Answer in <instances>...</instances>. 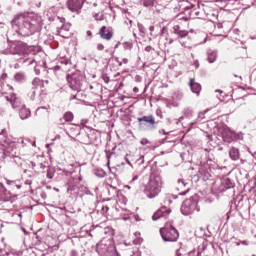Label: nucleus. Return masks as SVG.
I'll return each mask as SVG.
<instances>
[{"label": "nucleus", "mask_w": 256, "mask_h": 256, "mask_svg": "<svg viewBox=\"0 0 256 256\" xmlns=\"http://www.w3.org/2000/svg\"><path fill=\"white\" fill-rule=\"evenodd\" d=\"M12 27L22 37H29L41 31L43 17L35 12L20 13L12 20Z\"/></svg>", "instance_id": "nucleus-1"}, {"label": "nucleus", "mask_w": 256, "mask_h": 256, "mask_svg": "<svg viewBox=\"0 0 256 256\" xmlns=\"http://www.w3.org/2000/svg\"><path fill=\"white\" fill-rule=\"evenodd\" d=\"M162 180L161 176H153L149 183L146 185L144 193L148 199H155L161 193Z\"/></svg>", "instance_id": "nucleus-2"}, {"label": "nucleus", "mask_w": 256, "mask_h": 256, "mask_svg": "<svg viewBox=\"0 0 256 256\" xmlns=\"http://www.w3.org/2000/svg\"><path fill=\"white\" fill-rule=\"evenodd\" d=\"M180 211L182 215H185L186 217L189 215H193V213L201 211L199 208V200L197 197L193 196L190 199L184 200V202L181 205Z\"/></svg>", "instance_id": "nucleus-3"}, {"label": "nucleus", "mask_w": 256, "mask_h": 256, "mask_svg": "<svg viewBox=\"0 0 256 256\" xmlns=\"http://www.w3.org/2000/svg\"><path fill=\"white\" fill-rule=\"evenodd\" d=\"M0 135H3V139L0 141V145L4 147V152L2 159H7V157H10L11 159H19L17 156V152H15V144L10 143L9 139L5 137V129L2 130Z\"/></svg>", "instance_id": "nucleus-4"}, {"label": "nucleus", "mask_w": 256, "mask_h": 256, "mask_svg": "<svg viewBox=\"0 0 256 256\" xmlns=\"http://www.w3.org/2000/svg\"><path fill=\"white\" fill-rule=\"evenodd\" d=\"M160 235L165 242L175 243L179 239V231L171 224H166L160 229Z\"/></svg>", "instance_id": "nucleus-5"}, {"label": "nucleus", "mask_w": 256, "mask_h": 256, "mask_svg": "<svg viewBox=\"0 0 256 256\" xmlns=\"http://www.w3.org/2000/svg\"><path fill=\"white\" fill-rule=\"evenodd\" d=\"M67 82L70 85L72 91L79 93L83 89V83H85V77L79 73H73L67 76Z\"/></svg>", "instance_id": "nucleus-6"}, {"label": "nucleus", "mask_w": 256, "mask_h": 256, "mask_svg": "<svg viewBox=\"0 0 256 256\" xmlns=\"http://www.w3.org/2000/svg\"><path fill=\"white\" fill-rule=\"evenodd\" d=\"M140 129H148L149 131H155L159 122L155 121L154 115L142 116L137 119Z\"/></svg>", "instance_id": "nucleus-7"}, {"label": "nucleus", "mask_w": 256, "mask_h": 256, "mask_svg": "<svg viewBox=\"0 0 256 256\" xmlns=\"http://www.w3.org/2000/svg\"><path fill=\"white\" fill-rule=\"evenodd\" d=\"M31 48L25 42H14L10 46L11 55H29Z\"/></svg>", "instance_id": "nucleus-8"}, {"label": "nucleus", "mask_w": 256, "mask_h": 256, "mask_svg": "<svg viewBox=\"0 0 256 256\" xmlns=\"http://www.w3.org/2000/svg\"><path fill=\"white\" fill-rule=\"evenodd\" d=\"M86 0H67V7L72 13L79 14Z\"/></svg>", "instance_id": "nucleus-9"}, {"label": "nucleus", "mask_w": 256, "mask_h": 256, "mask_svg": "<svg viewBox=\"0 0 256 256\" xmlns=\"http://www.w3.org/2000/svg\"><path fill=\"white\" fill-rule=\"evenodd\" d=\"M0 201L3 203H14L15 197L9 190L5 189L3 183L0 182Z\"/></svg>", "instance_id": "nucleus-10"}, {"label": "nucleus", "mask_w": 256, "mask_h": 256, "mask_svg": "<svg viewBox=\"0 0 256 256\" xmlns=\"http://www.w3.org/2000/svg\"><path fill=\"white\" fill-rule=\"evenodd\" d=\"M6 100L10 103L12 109H16L18 111L25 106V104H23V102L21 101V98L17 97L16 94L6 96Z\"/></svg>", "instance_id": "nucleus-11"}, {"label": "nucleus", "mask_w": 256, "mask_h": 256, "mask_svg": "<svg viewBox=\"0 0 256 256\" xmlns=\"http://www.w3.org/2000/svg\"><path fill=\"white\" fill-rule=\"evenodd\" d=\"M67 191L72 197H77L81 191V185L77 182H73V180H69Z\"/></svg>", "instance_id": "nucleus-12"}, {"label": "nucleus", "mask_w": 256, "mask_h": 256, "mask_svg": "<svg viewBox=\"0 0 256 256\" xmlns=\"http://www.w3.org/2000/svg\"><path fill=\"white\" fill-rule=\"evenodd\" d=\"M235 132L230 130L229 128H224L222 130V139L225 141V143H233L235 141Z\"/></svg>", "instance_id": "nucleus-13"}, {"label": "nucleus", "mask_w": 256, "mask_h": 256, "mask_svg": "<svg viewBox=\"0 0 256 256\" xmlns=\"http://www.w3.org/2000/svg\"><path fill=\"white\" fill-rule=\"evenodd\" d=\"M45 83L49 84V80H41L39 78H34L32 81V95L37 93V89H43L45 87Z\"/></svg>", "instance_id": "nucleus-14"}, {"label": "nucleus", "mask_w": 256, "mask_h": 256, "mask_svg": "<svg viewBox=\"0 0 256 256\" xmlns=\"http://www.w3.org/2000/svg\"><path fill=\"white\" fill-rule=\"evenodd\" d=\"M171 213V209L167 207H161L157 212H155L152 216L153 221H157L158 219H162V217H167Z\"/></svg>", "instance_id": "nucleus-15"}, {"label": "nucleus", "mask_w": 256, "mask_h": 256, "mask_svg": "<svg viewBox=\"0 0 256 256\" xmlns=\"http://www.w3.org/2000/svg\"><path fill=\"white\" fill-rule=\"evenodd\" d=\"M233 187H235V183H233L231 179L224 178L221 181V186H220L221 191H227V189H233Z\"/></svg>", "instance_id": "nucleus-16"}, {"label": "nucleus", "mask_w": 256, "mask_h": 256, "mask_svg": "<svg viewBox=\"0 0 256 256\" xmlns=\"http://www.w3.org/2000/svg\"><path fill=\"white\" fill-rule=\"evenodd\" d=\"M106 31H107V33H106ZM99 35L102 39L109 41L113 37V32L107 30V27L102 26V28L100 29Z\"/></svg>", "instance_id": "nucleus-17"}, {"label": "nucleus", "mask_w": 256, "mask_h": 256, "mask_svg": "<svg viewBox=\"0 0 256 256\" xmlns=\"http://www.w3.org/2000/svg\"><path fill=\"white\" fill-rule=\"evenodd\" d=\"M187 187V182H185L183 179H178V186H177V191H182L178 195L183 196L186 193H189V188L183 191Z\"/></svg>", "instance_id": "nucleus-18"}, {"label": "nucleus", "mask_w": 256, "mask_h": 256, "mask_svg": "<svg viewBox=\"0 0 256 256\" xmlns=\"http://www.w3.org/2000/svg\"><path fill=\"white\" fill-rule=\"evenodd\" d=\"M189 85L192 93H195L196 95H199V93H201V84L195 82V79H190Z\"/></svg>", "instance_id": "nucleus-19"}, {"label": "nucleus", "mask_w": 256, "mask_h": 256, "mask_svg": "<svg viewBox=\"0 0 256 256\" xmlns=\"http://www.w3.org/2000/svg\"><path fill=\"white\" fill-rule=\"evenodd\" d=\"M19 115H20V119L22 120L29 119V117H31V110H29L24 105L22 108L19 109Z\"/></svg>", "instance_id": "nucleus-20"}, {"label": "nucleus", "mask_w": 256, "mask_h": 256, "mask_svg": "<svg viewBox=\"0 0 256 256\" xmlns=\"http://www.w3.org/2000/svg\"><path fill=\"white\" fill-rule=\"evenodd\" d=\"M207 61L208 63H215L217 61V50L209 49L207 51Z\"/></svg>", "instance_id": "nucleus-21"}, {"label": "nucleus", "mask_w": 256, "mask_h": 256, "mask_svg": "<svg viewBox=\"0 0 256 256\" xmlns=\"http://www.w3.org/2000/svg\"><path fill=\"white\" fill-rule=\"evenodd\" d=\"M73 113L66 112L63 118H60V125H65V123H71L73 121Z\"/></svg>", "instance_id": "nucleus-22"}, {"label": "nucleus", "mask_w": 256, "mask_h": 256, "mask_svg": "<svg viewBox=\"0 0 256 256\" xmlns=\"http://www.w3.org/2000/svg\"><path fill=\"white\" fill-rule=\"evenodd\" d=\"M229 155L232 161H239V149L232 147L229 151Z\"/></svg>", "instance_id": "nucleus-23"}, {"label": "nucleus", "mask_w": 256, "mask_h": 256, "mask_svg": "<svg viewBox=\"0 0 256 256\" xmlns=\"http://www.w3.org/2000/svg\"><path fill=\"white\" fill-rule=\"evenodd\" d=\"M14 79L17 81V83H23L25 82L26 77L23 73L18 72L15 74Z\"/></svg>", "instance_id": "nucleus-24"}, {"label": "nucleus", "mask_w": 256, "mask_h": 256, "mask_svg": "<svg viewBox=\"0 0 256 256\" xmlns=\"http://www.w3.org/2000/svg\"><path fill=\"white\" fill-rule=\"evenodd\" d=\"M172 98L176 101H181L183 99V92H175L172 96Z\"/></svg>", "instance_id": "nucleus-25"}, {"label": "nucleus", "mask_w": 256, "mask_h": 256, "mask_svg": "<svg viewBox=\"0 0 256 256\" xmlns=\"http://www.w3.org/2000/svg\"><path fill=\"white\" fill-rule=\"evenodd\" d=\"M54 176H55V170L53 168H48L46 177L48 179H53Z\"/></svg>", "instance_id": "nucleus-26"}, {"label": "nucleus", "mask_w": 256, "mask_h": 256, "mask_svg": "<svg viewBox=\"0 0 256 256\" xmlns=\"http://www.w3.org/2000/svg\"><path fill=\"white\" fill-rule=\"evenodd\" d=\"M22 145H24L25 147H27V145H32V147H35V141L31 142V140L29 138L23 139L21 141Z\"/></svg>", "instance_id": "nucleus-27"}, {"label": "nucleus", "mask_w": 256, "mask_h": 256, "mask_svg": "<svg viewBox=\"0 0 256 256\" xmlns=\"http://www.w3.org/2000/svg\"><path fill=\"white\" fill-rule=\"evenodd\" d=\"M183 115L184 117H191V115H193V110H191L190 108H185L183 110Z\"/></svg>", "instance_id": "nucleus-28"}, {"label": "nucleus", "mask_w": 256, "mask_h": 256, "mask_svg": "<svg viewBox=\"0 0 256 256\" xmlns=\"http://www.w3.org/2000/svg\"><path fill=\"white\" fill-rule=\"evenodd\" d=\"M144 7H153V3L155 0H141Z\"/></svg>", "instance_id": "nucleus-29"}, {"label": "nucleus", "mask_w": 256, "mask_h": 256, "mask_svg": "<svg viewBox=\"0 0 256 256\" xmlns=\"http://www.w3.org/2000/svg\"><path fill=\"white\" fill-rule=\"evenodd\" d=\"M177 35L179 37H187V35H189V32H187V30H180L178 31Z\"/></svg>", "instance_id": "nucleus-30"}, {"label": "nucleus", "mask_w": 256, "mask_h": 256, "mask_svg": "<svg viewBox=\"0 0 256 256\" xmlns=\"http://www.w3.org/2000/svg\"><path fill=\"white\" fill-rule=\"evenodd\" d=\"M138 29L140 31V34L143 36L145 35V26H143V24L138 23Z\"/></svg>", "instance_id": "nucleus-31"}, {"label": "nucleus", "mask_w": 256, "mask_h": 256, "mask_svg": "<svg viewBox=\"0 0 256 256\" xmlns=\"http://www.w3.org/2000/svg\"><path fill=\"white\" fill-rule=\"evenodd\" d=\"M191 15H194L195 17H199V15H201V12L197 10V8H194L193 10H191Z\"/></svg>", "instance_id": "nucleus-32"}, {"label": "nucleus", "mask_w": 256, "mask_h": 256, "mask_svg": "<svg viewBox=\"0 0 256 256\" xmlns=\"http://www.w3.org/2000/svg\"><path fill=\"white\" fill-rule=\"evenodd\" d=\"M24 63H26L27 65H33V63H35V59H33V58H26L24 60Z\"/></svg>", "instance_id": "nucleus-33"}, {"label": "nucleus", "mask_w": 256, "mask_h": 256, "mask_svg": "<svg viewBox=\"0 0 256 256\" xmlns=\"http://www.w3.org/2000/svg\"><path fill=\"white\" fill-rule=\"evenodd\" d=\"M236 137H234V141H236V139L239 140H243V133L239 132V133H235Z\"/></svg>", "instance_id": "nucleus-34"}, {"label": "nucleus", "mask_w": 256, "mask_h": 256, "mask_svg": "<svg viewBox=\"0 0 256 256\" xmlns=\"http://www.w3.org/2000/svg\"><path fill=\"white\" fill-rule=\"evenodd\" d=\"M177 195H175V194H171V195H169L168 196V203H172L173 201L171 200V199H177Z\"/></svg>", "instance_id": "nucleus-35"}, {"label": "nucleus", "mask_w": 256, "mask_h": 256, "mask_svg": "<svg viewBox=\"0 0 256 256\" xmlns=\"http://www.w3.org/2000/svg\"><path fill=\"white\" fill-rule=\"evenodd\" d=\"M181 31V26L175 25L174 26V33L177 35Z\"/></svg>", "instance_id": "nucleus-36"}, {"label": "nucleus", "mask_w": 256, "mask_h": 256, "mask_svg": "<svg viewBox=\"0 0 256 256\" xmlns=\"http://www.w3.org/2000/svg\"><path fill=\"white\" fill-rule=\"evenodd\" d=\"M96 176L97 177H105V172L103 170H100V171L96 172Z\"/></svg>", "instance_id": "nucleus-37"}, {"label": "nucleus", "mask_w": 256, "mask_h": 256, "mask_svg": "<svg viewBox=\"0 0 256 256\" xmlns=\"http://www.w3.org/2000/svg\"><path fill=\"white\" fill-rule=\"evenodd\" d=\"M156 115L157 117H160L161 119H163V112H161V109L156 110Z\"/></svg>", "instance_id": "nucleus-38"}, {"label": "nucleus", "mask_w": 256, "mask_h": 256, "mask_svg": "<svg viewBox=\"0 0 256 256\" xmlns=\"http://www.w3.org/2000/svg\"><path fill=\"white\" fill-rule=\"evenodd\" d=\"M34 72L36 73V75H40L41 74V70L39 69V66H35L34 67Z\"/></svg>", "instance_id": "nucleus-39"}, {"label": "nucleus", "mask_w": 256, "mask_h": 256, "mask_svg": "<svg viewBox=\"0 0 256 256\" xmlns=\"http://www.w3.org/2000/svg\"><path fill=\"white\" fill-rule=\"evenodd\" d=\"M199 173H200L202 176L206 177V178L209 177V175H207V174L205 173V170H204L203 168L200 169Z\"/></svg>", "instance_id": "nucleus-40"}, {"label": "nucleus", "mask_w": 256, "mask_h": 256, "mask_svg": "<svg viewBox=\"0 0 256 256\" xmlns=\"http://www.w3.org/2000/svg\"><path fill=\"white\" fill-rule=\"evenodd\" d=\"M97 49L98 51H103V49H105V46H103V44H97Z\"/></svg>", "instance_id": "nucleus-41"}, {"label": "nucleus", "mask_w": 256, "mask_h": 256, "mask_svg": "<svg viewBox=\"0 0 256 256\" xmlns=\"http://www.w3.org/2000/svg\"><path fill=\"white\" fill-rule=\"evenodd\" d=\"M205 113H207V110L204 111V112H200V113L198 114V119H203V115H205Z\"/></svg>", "instance_id": "nucleus-42"}, {"label": "nucleus", "mask_w": 256, "mask_h": 256, "mask_svg": "<svg viewBox=\"0 0 256 256\" xmlns=\"http://www.w3.org/2000/svg\"><path fill=\"white\" fill-rule=\"evenodd\" d=\"M7 185H15V181L6 179Z\"/></svg>", "instance_id": "nucleus-43"}, {"label": "nucleus", "mask_w": 256, "mask_h": 256, "mask_svg": "<svg viewBox=\"0 0 256 256\" xmlns=\"http://www.w3.org/2000/svg\"><path fill=\"white\" fill-rule=\"evenodd\" d=\"M152 50H153V47H151V46L145 47V51H147V53H150V51H152Z\"/></svg>", "instance_id": "nucleus-44"}, {"label": "nucleus", "mask_w": 256, "mask_h": 256, "mask_svg": "<svg viewBox=\"0 0 256 256\" xmlns=\"http://www.w3.org/2000/svg\"><path fill=\"white\" fill-rule=\"evenodd\" d=\"M149 31L152 32L150 33V35H153V31H155V26H150Z\"/></svg>", "instance_id": "nucleus-45"}, {"label": "nucleus", "mask_w": 256, "mask_h": 256, "mask_svg": "<svg viewBox=\"0 0 256 256\" xmlns=\"http://www.w3.org/2000/svg\"><path fill=\"white\" fill-rule=\"evenodd\" d=\"M194 66L196 67V69H199V60H195Z\"/></svg>", "instance_id": "nucleus-46"}, {"label": "nucleus", "mask_w": 256, "mask_h": 256, "mask_svg": "<svg viewBox=\"0 0 256 256\" xmlns=\"http://www.w3.org/2000/svg\"><path fill=\"white\" fill-rule=\"evenodd\" d=\"M147 143H149V140H147V139H144V140L141 141L142 145H147Z\"/></svg>", "instance_id": "nucleus-47"}, {"label": "nucleus", "mask_w": 256, "mask_h": 256, "mask_svg": "<svg viewBox=\"0 0 256 256\" xmlns=\"http://www.w3.org/2000/svg\"><path fill=\"white\" fill-rule=\"evenodd\" d=\"M70 256H77V251L72 250L71 253H70Z\"/></svg>", "instance_id": "nucleus-48"}, {"label": "nucleus", "mask_w": 256, "mask_h": 256, "mask_svg": "<svg viewBox=\"0 0 256 256\" xmlns=\"http://www.w3.org/2000/svg\"><path fill=\"white\" fill-rule=\"evenodd\" d=\"M88 121H89V120H87V119H82V120H81V125H85V123H88Z\"/></svg>", "instance_id": "nucleus-49"}, {"label": "nucleus", "mask_w": 256, "mask_h": 256, "mask_svg": "<svg viewBox=\"0 0 256 256\" xmlns=\"http://www.w3.org/2000/svg\"><path fill=\"white\" fill-rule=\"evenodd\" d=\"M123 63L125 64V65H127L128 63H129V59H127V58H123Z\"/></svg>", "instance_id": "nucleus-50"}, {"label": "nucleus", "mask_w": 256, "mask_h": 256, "mask_svg": "<svg viewBox=\"0 0 256 256\" xmlns=\"http://www.w3.org/2000/svg\"><path fill=\"white\" fill-rule=\"evenodd\" d=\"M92 35H93V33L91 32V30H88V31H87V36H88V37H91Z\"/></svg>", "instance_id": "nucleus-51"}, {"label": "nucleus", "mask_w": 256, "mask_h": 256, "mask_svg": "<svg viewBox=\"0 0 256 256\" xmlns=\"http://www.w3.org/2000/svg\"><path fill=\"white\" fill-rule=\"evenodd\" d=\"M133 91H134V93H139V88L134 87V88H133Z\"/></svg>", "instance_id": "nucleus-52"}, {"label": "nucleus", "mask_w": 256, "mask_h": 256, "mask_svg": "<svg viewBox=\"0 0 256 256\" xmlns=\"http://www.w3.org/2000/svg\"><path fill=\"white\" fill-rule=\"evenodd\" d=\"M138 179H139V176H135V177L132 179L131 183H133V181H137Z\"/></svg>", "instance_id": "nucleus-53"}, {"label": "nucleus", "mask_w": 256, "mask_h": 256, "mask_svg": "<svg viewBox=\"0 0 256 256\" xmlns=\"http://www.w3.org/2000/svg\"><path fill=\"white\" fill-rule=\"evenodd\" d=\"M5 165V162L3 161V160H1V162H0V169H1V167H3Z\"/></svg>", "instance_id": "nucleus-54"}, {"label": "nucleus", "mask_w": 256, "mask_h": 256, "mask_svg": "<svg viewBox=\"0 0 256 256\" xmlns=\"http://www.w3.org/2000/svg\"><path fill=\"white\" fill-rule=\"evenodd\" d=\"M58 19V21H60V23H63V21H65V18H57Z\"/></svg>", "instance_id": "nucleus-55"}, {"label": "nucleus", "mask_w": 256, "mask_h": 256, "mask_svg": "<svg viewBox=\"0 0 256 256\" xmlns=\"http://www.w3.org/2000/svg\"><path fill=\"white\" fill-rule=\"evenodd\" d=\"M184 119H185V117L181 116V117L178 119L179 123H181V121H183Z\"/></svg>", "instance_id": "nucleus-56"}, {"label": "nucleus", "mask_w": 256, "mask_h": 256, "mask_svg": "<svg viewBox=\"0 0 256 256\" xmlns=\"http://www.w3.org/2000/svg\"><path fill=\"white\" fill-rule=\"evenodd\" d=\"M117 62H118L119 67H121L123 65V62H119V60H117Z\"/></svg>", "instance_id": "nucleus-57"}, {"label": "nucleus", "mask_w": 256, "mask_h": 256, "mask_svg": "<svg viewBox=\"0 0 256 256\" xmlns=\"http://www.w3.org/2000/svg\"><path fill=\"white\" fill-rule=\"evenodd\" d=\"M77 95H72L70 99H76Z\"/></svg>", "instance_id": "nucleus-58"}, {"label": "nucleus", "mask_w": 256, "mask_h": 256, "mask_svg": "<svg viewBox=\"0 0 256 256\" xmlns=\"http://www.w3.org/2000/svg\"><path fill=\"white\" fill-rule=\"evenodd\" d=\"M66 28H65V25H62L61 26V31H63V30H65Z\"/></svg>", "instance_id": "nucleus-59"}, {"label": "nucleus", "mask_w": 256, "mask_h": 256, "mask_svg": "<svg viewBox=\"0 0 256 256\" xmlns=\"http://www.w3.org/2000/svg\"><path fill=\"white\" fill-rule=\"evenodd\" d=\"M125 160L127 161L128 165H131V162L129 161V159L125 158Z\"/></svg>", "instance_id": "nucleus-60"}, {"label": "nucleus", "mask_w": 256, "mask_h": 256, "mask_svg": "<svg viewBox=\"0 0 256 256\" xmlns=\"http://www.w3.org/2000/svg\"><path fill=\"white\" fill-rule=\"evenodd\" d=\"M106 209V211H109V208L107 207V206H105L104 208H103V210H105Z\"/></svg>", "instance_id": "nucleus-61"}, {"label": "nucleus", "mask_w": 256, "mask_h": 256, "mask_svg": "<svg viewBox=\"0 0 256 256\" xmlns=\"http://www.w3.org/2000/svg\"><path fill=\"white\" fill-rule=\"evenodd\" d=\"M242 245H247V241H242Z\"/></svg>", "instance_id": "nucleus-62"}, {"label": "nucleus", "mask_w": 256, "mask_h": 256, "mask_svg": "<svg viewBox=\"0 0 256 256\" xmlns=\"http://www.w3.org/2000/svg\"><path fill=\"white\" fill-rule=\"evenodd\" d=\"M0 29H3V23H0Z\"/></svg>", "instance_id": "nucleus-63"}, {"label": "nucleus", "mask_w": 256, "mask_h": 256, "mask_svg": "<svg viewBox=\"0 0 256 256\" xmlns=\"http://www.w3.org/2000/svg\"><path fill=\"white\" fill-rule=\"evenodd\" d=\"M89 193H90L89 190H87V191H86V195H89Z\"/></svg>", "instance_id": "nucleus-64"}]
</instances>
